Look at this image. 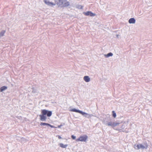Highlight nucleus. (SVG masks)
Returning a JSON list of instances; mask_svg holds the SVG:
<instances>
[{
  "label": "nucleus",
  "mask_w": 152,
  "mask_h": 152,
  "mask_svg": "<svg viewBox=\"0 0 152 152\" xmlns=\"http://www.w3.org/2000/svg\"><path fill=\"white\" fill-rule=\"evenodd\" d=\"M124 128H125V125H123L122 126L121 129H124Z\"/></svg>",
  "instance_id": "obj_20"
},
{
  "label": "nucleus",
  "mask_w": 152,
  "mask_h": 152,
  "mask_svg": "<svg viewBox=\"0 0 152 152\" xmlns=\"http://www.w3.org/2000/svg\"><path fill=\"white\" fill-rule=\"evenodd\" d=\"M52 114V112L51 111H49L46 110H42L41 114L39 115L40 119L42 121H45L47 119L46 115L48 117H50Z\"/></svg>",
  "instance_id": "obj_1"
},
{
  "label": "nucleus",
  "mask_w": 152,
  "mask_h": 152,
  "mask_svg": "<svg viewBox=\"0 0 152 152\" xmlns=\"http://www.w3.org/2000/svg\"><path fill=\"white\" fill-rule=\"evenodd\" d=\"M84 14L86 16L89 15L91 17H93L95 16V14L93 13L90 11H88L87 12H84Z\"/></svg>",
  "instance_id": "obj_8"
},
{
  "label": "nucleus",
  "mask_w": 152,
  "mask_h": 152,
  "mask_svg": "<svg viewBox=\"0 0 152 152\" xmlns=\"http://www.w3.org/2000/svg\"><path fill=\"white\" fill-rule=\"evenodd\" d=\"M136 20L134 18H131L129 20V23L130 24H134L135 23Z\"/></svg>",
  "instance_id": "obj_10"
},
{
  "label": "nucleus",
  "mask_w": 152,
  "mask_h": 152,
  "mask_svg": "<svg viewBox=\"0 0 152 152\" xmlns=\"http://www.w3.org/2000/svg\"><path fill=\"white\" fill-rule=\"evenodd\" d=\"M71 137L73 140H75L76 139V137L73 135H72L71 136Z\"/></svg>",
  "instance_id": "obj_18"
},
{
  "label": "nucleus",
  "mask_w": 152,
  "mask_h": 152,
  "mask_svg": "<svg viewBox=\"0 0 152 152\" xmlns=\"http://www.w3.org/2000/svg\"><path fill=\"white\" fill-rule=\"evenodd\" d=\"M83 80L86 82H88L90 81V78L88 76H84L83 77Z\"/></svg>",
  "instance_id": "obj_9"
},
{
  "label": "nucleus",
  "mask_w": 152,
  "mask_h": 152,
  "mask_svg": "<svg viewBox=\"0 0 152 152\" xmlns=\"http://www.w3.org/2000/svg\"><path fill=\"white\" fill-rule=\"evenodd\" d=\"M148 147V145L146 143H144L143 145L140 144H135L134 146V149L136 150L147 149Z\"/></svg>",
  "instance_id": "obj_5"
},
{
  "label": "nucleus",
  "mask_w": 152,
  "mask_h": 152,
  "mask_svg": "<svg viewBox=\"0 0 152 152\" xmlns=\"http://www.w3.org/2000/svg\"><path fill=\"white\" fill-rule=\"evenodd\" d=\"M21 142H22V143L24 141L26 142V140L23 138H21Z\"/></svg>",
  "instance_id": "obj_17"
},
{
  "label": "nucleus",
  "mask_w": 152,
  "mask_h": 152,
  "mask_svg": "<svg viewBox=\"0 0 152 152\" xmlns=\"http://www.w3.org/2000/svg\"><path fill=\"white\" fill-rule=\"evenodd\" d=\"M5 33V31L4 30L2 31L0 33V37H3Z\"/></svg>",
  "instance_id": "obj_14"
},
{
  "label": "nucleus",
  "mask_w": 152,
  "mask_h": 152,
  "mask_svg": "<svg viewBox=\"0 0 152 152\" xmlns=\"http://www.w3.org/2000/svg\"><path fill=\"white\" fill-rule=\"evenodd\" d=\"M48 125H48V126H50V127H51L52 128H56L55 127H54L53 126L51 125H50L49 124H48Z\"/></svg>",
  "instance_id": "obj_19"
},
{
  "label": "nucleus",
  "mask_w": 152,
  "mask_h": 152,
  "mask_svg": "<svg viewBox=\"0 0 152 152\" xmlns=\"http://www.w3.org/2000/svg\"><path fill=\"white\" fill-rule=\"evenodd\" d=\"M40 124L41 126H42V125H47V126H48V125H48V123H42V122H41L40 123Z\"/></svg>",
  "instance_id": "obj_15"
},
{
  "label": "nucleus",
  "mask_w": 152,
  "mask_h": 152,
  "mask_svg": "<svg viewBox=\"0 0 152 152\" xmlns=\"http://www.w3.org/2000/svg\"><path fill=\"white\" fill-rule=\"evenodd\" d=\"M57 4L61 7H67L69 5L70 3L66 0H59Z\"/></svg>",
  "instance_id": "obj_4"
},
{
  "label": "nucleus",
  "mask_w": 152,
  "mask_h": 152,
  "mask_svg": "<svg viewBox=\"0 0 152 152\" xmlns=\"http://www.w3.org/2000/svg\"><path fill=\"white\" fill-rule=\"evenodd\" d=\"M88 137L86 135L81 136L80 137L76 139V141L77 142H86L87 139Z\"/></svg>",
  "instance_id": "obj_6"
},
{
  "label": "nucleus",
  "mask_w": 152,
  "mask_h": 152,
  "mask_svg": "<svg viewBox=\"0 0 152 152\" xmlns=\"http://www.w3.org/2000/svg\"><path fill=\"white\" fill-rule=\"evenodd\" d=\"M70 111L72 112H74L80 113L84 115V117L88 118H90L91 116H93V115L92 114L86 113L85 112H83L82 111L77 110L75 108L71 109L70 110Z\"/></svg>",
  "instance_id": "obj_3"
},
{
  "label": "nucleus",
  "mask_w": 152,
  "mask_h": 152,
  "mask_svg": "<svg viewBox=\"0 0 152 152\" xmlns=\"http://www.w3.org/2000/svg\"><path fill=\"white\" fill-rule=\"evenodd\" d=\"M62 126V125H61L58 126V128H61V127Z\"/></svg>",
  "instance_id": "obj_22"
},
{
  "label": "nucleus",
  "mask_w": 152,
  "mask_h": 152,
  "mask_svg": "<svg viewBox=\"0 0 152 152\" xmlns=\"http://www.w3.org/2000/svg\"><path fill=\"white\" fill-rule=\"evenodd\" d=\"M43 1L48 6H52L55 5V4L50 1V0H43Z\"/></svg>",
  "instance_id": "obj_7"
},
{
  "label": "nucleus",
  "mask_w": 152,
  "mask_h": 152,
  "mask_svg": "<svg viewBox=\"0 0 152 152\" xmlns=\"http://www.w3.org/2000/svg\"><path fill=\"white\" fill-rule=\"evenodd\" d=\"M113 55V54L111 53H109L107 54L104 55V56L105 58H108L110 56H112Z\"/></svg>",
  "instance_id": "obj_11"
},
{
  "label": "nucleus",
  "mask_w": 152,
  "mask_h": 152,
  "mask_svg": "<svg viewBox=\"0 0 152 152\" xmlns=\"http://www.w3.org/2000/svg\"><path fill=\"white\" fill-rule=\"evenodd\" d=\"M59 145L60 146V147L63 148H66V147L68 145L66 144V145H64L62 143H60L59 144Z\"/></svg>",
  "instance_id": "obj_12"
},
{
  "label": "nucleus",
  "mask_w": 152,
  "mask_h": 152,
  "mask_svg": "<svg viewBox=\"0 0 152 152\" xmlns=\"http://www.w3.org/2000/svg\"><path fill=\"white\" fill-rule=\"evenodd\" d=\"M103 123L106 125L108 126H111L113 128L118 126L121 123V122H120L118 121L114 122L111 120L107 121L106 122L103 121Z\"/></svg>",
  "instance_id": "obj_2"
},
{
  "label": "nucleus",
  "mask_w": 152,
  "mask_h": 152,
  "mask_svg": "<svg viewBox=\"0 0 152 152\" xmlns=\"http://www.w3.org/2000/svg\"><path fill=\"white\" fill-rule=\"evenodd\" d=\"M32 92L33 93H35L36 92L35 91L33 90Z\"/></svg>",
  "instance_id": "obj_23"
},
{
  "label": "nucleus",
  "mask_w": 152,
  "mask_h": 152,
  "mask_svg": "<svg viewBox=\"0 0 152 152\" xmlns=\"http://www.w3.org/2000/svg\"><path fill=\"white\" fill-rule=\"evenodd\" d=\"M7 89V87L5 86H3L0 88V91L3 92Z\"/></svg>",
  "instance_id": "obj_13"
},
{
  "label": "nucleus",
  "mask_w": 152,
  "mask_h": 152,
  "mask_svg": "<svg viewBox=\"0 0 152 152\" xmlns=\"http://www.w3.org/2000/svg\"><path fill=\"white\" fill-rule=\"evenodd\" d=\"M113 113V116L114 118H115L116 116V115L114 111H113L112 112Z\"/></svg>",
  "instance_id": "obj_16"
},
{
  "label": "nucleus",
  "mask_w": 152,
  "mask_h": 152,
  "mask_svg": "<svg viewBox=\"0 0 152 152\" xmlns=\"http://www.w3.org/2000/svg\"><path fill=\"white\" fill-rule=\"evenodd\" d=\"M56 137H58L59 139H61L62 138V137L60 135H57L56 136Z\"/></svg>",
  "instance_id": "obj_21"
}]
</instances>
